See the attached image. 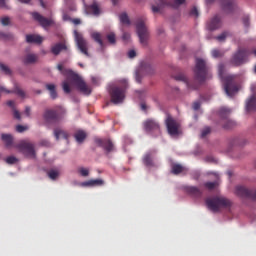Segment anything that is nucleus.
<instances>
[{"label": "nucleus", "instance_id": "nucleus-32", "mask_svg": "<svg viewBox=\"0 0 256 256\" xmlns=\"http://www.w3.org/2000/svg\"><path fill=\"white\" fill-rule=\"evenodd\" d=\"M45 88L49 91V97H51L52 100L57 99V91L54 90V84H47Z\"/></svg>", "mask_w": 256, "mask_h": 256}, {"label": "nucleus", "instance_id": "nucleus-44", "mask_svg": "<svg viewBox=\"0 0 256 256\" xmlns=\"http://www.w3.org/2000/svg\"><path fill=\"white\" fill-rule=\"evenodd\" d=\"M210 134V127L203 128V131H201L200 137L205 138Z\"/></svg>", "mask_w": 256, "mask_h": 256}, {"label": "nucleus", "instance_id": "nucleus-29", "mask_svg": "<svg viewBox=\"0 0 256 256\" xmlns=\"http://www.w3.org/2000/svg\"><path fill=\"white\" fill-rule=\"evenodd\" d=\"M173 79L176 81H181V82L186 83V88H189L192 90L197 89V87L189 85V82L186 81V76H184L183 74H178V75L174 76Z\"/></svg>", "mask_w": 256, "mask_h": 256}, {"label": "nucleus", "instance_id": "nucleus-46", "mask_svg": "<svg viewBox=\"0 0 256 256\" xmlns=\"http://www.w3.org/2000/svg\"><path fill=\"white\" fill-rule=\"evenodd\" d=\"M222 55H224V54L221 51H219V50L211 51V56L213 58H220Z\"/></svg>", "mask_w": 256, "mask_h": 256}, {"label": "nucleus", "instance_id": "nucleus-19", "mask_svg": "<svg viewBox=\"0 0 256 256\" xmlns=\"http://www.w3.org/2000/svg\"><path fill=\"white\" fill-rule=\"evenodd\" d=\"M208 31H216L221 28V17L218 15L213 16L207 24Z\"/></svg>", "mask_w": 256, "mask_h": 256}, {"label": "nucleus", "instance_id": "nucleus-38", "mask_svg": "<svg viewBox=\"0 0 256 256\" xmlns=\"http://www.w3.org/2000/svg\"><path fill=\"white\" fill-rule=\"evenodd\" d=\"M60 175V173L57 172V170H49L47 172V176L49 177V179L51 180H55L57 179V177Z\"/></svg>", "mask_w": 256, "mask_h": 256}, {"label": "nucleus", "instance_id": "nucleus-21", "mask_svg": "<svg viewBox=\"0 0 256 256\" xmlns=\"http://www.w3.org/2000/svg\"><path fill=\"white\" fill-rule=\"evenodd\" d=\"M25 42L28 44H41L44 42V38L38 35H27L25 36Z\"/></svg>", "mask_w": 256, "mask_h": 256}, {"label": "nucleus", "instance_id": "nucleus-16", "mask_svg": "<svg viewBox=\"0 0 256 256\" xmlns=\"http://www.w3.org/2000/svg\"><path fill=\"white\" fill-rule=\"evenodd\" d=\"M30 17H33V21L38 22L41 28H47L54 24L52 19H47L44 16H41V14H38V12L30 13Z\"/></svg>", "mask_w": 256, "mask_h": 256}, {"label": "nucleus", "instance_id": "nucleus-23", "mask_svg": "<svg viewBox=\"0 0 256 256\" xmlns=\"http://www.w3.org/2000/svg\"><path fill=\"white\" fill-rule=\"evenodd\" d=\"M79 186H82V187L103 186V180H100V179L88 180L86 182L80 183Z\"/></svg>", "mask_w": 256, "mask_h": 256}, {"label": "nucleus", "instance_id": "nucleus-31", "mask_svg": "<svg viewBox=\"0 0 256 256\" xmlns=\"http://www.w3.org/2000/svg\"><path fill=\"white\" fill-rule=\"evenodd\" d=\"M66 139L68 140V133L62 129H55V140Z\"/></svg>", "mask_w": 256, "mask_h": 256}, {"label": "nucleus", "instance_id": "nucleus-3", "mask_svg": "<svg viewBox=\"0 0 256 256\" xmlns=\"http://www.w3.org/2000/svg\"><path fill=\"white\" fill-rule=\"evenodd\" d=\"M127 90V81H119V85H112L108 88V95L111 96V103L121 104L124 101V91Z\"/></svg>", "mask_w": 256, "mask_h": 256}, {"label": "nucleus", "instance_id": "nucleus-25", "mask_svg": "<svg viewBox=\"0 0 256 256\" xmlns=\"http://www.w3.org/2000/svg\"><path fill=\"white\" fill-rule=\"evenodd\" d=\"M246 111H256V94L254 96H251V99H248V101L246 102Z\"/></svg>", "mask_w": 256, "mask_h": 256}, {"label": "nucleus", "instance_id": "nucleus-11", "mask_svg": "<svg viewBox=\"0 0 256 256\" xmlns=\"http://www.w3.org/2000/svg\"><path fill=\"white\" fill-rule=\"evenodd\" d=\"M74 39L76 41V48H79V52L82 53L84 56L89 57V53L87 52V40H84V37L81 36V34L76 30H74Z\"/></svg>", "mask_w": 256, "mask_h": 256}, {"label": "nucleus", "instance_id": "nucleus-7", "mask_svg": "<svg viewBox=\"0 0 256 256\" xmlns=\"http://www.w3.org/2000/svg\"><path fill=\"white\" fill-rule=\"evenodd\" d=\"M135 32L138 33V40L141 45L146 46V41L149 40V30L146 29L143 18L135 22Z\"/></svg>", "mask_w": 256, "mask_h": 256}, {"label": "nucleus", "instance_id": "nucleus-43", "mask_svg": "<svg viewBox=\"0 0 256 256\" xmlns=\"http://www.w3.org/2000/svg\"><path fill=\"white\" fill-rule=\"evenodd\" d=\"M79 175H82V177L89 176V170L87 168H79Z\"/></svg>", "mask_w": 256, "mask_h": 256}, {"label": "nucleus", "instance_id": "nucleus-18", "mask_svg": "<svg viewBox=\"0 0 256 256\" xmlns=\"http://www.w3.org/2000/svg\"><path fill=\"white\" fill-rule=\"evenodd\" d=\"M84 14L99 16L100 15V7L97 6V3H92L91 5H87L84 3Z\"/></svg>", "mask_w": 256, "mask_h": 256}, {"label": "nucleus", "instance_id": "nucleus-39", "mask_svg": "<svg viewBox=\"0 0 256 256\" xmlns=\"http://www.w3.org/2000/svg\"><path fill=\"white\" fill-rule=\"evenodd\" d=\"M17 161H18L17 157H14V156H9V157H6V159H5V162L8 165L17 164Z\"/></svg>", "mask_w": 256, "mask_h": 256}, {"label": "nucleus", "instance_id": "nucleus-47", "mask_svg": "<svg viewBox=\"0 0 256 256\" xmlns=\"http://www.w3.org/2000/svg\"><path fill=\"white\" fill-rule=\"evenodd\" d=\"M226 36H228L227 32L221 33V35L216 36V41L224 42V40L226 39Z\"/></svg>", "mask_w": 256, "mask_h": 256}, {"label": "nucleus", "instance_id": "nucleus-2", "mask_svg": "<svg viewBox=\"0 0 256 256\" xmlns=\"http://www.w3.org/2000/svg\"><path fill=\"white\" fill-rule=\"evenodd\" d=\"M205 207H208V210H211L213 213H218L221 209L232 207V201H229L224 196H213L205 199Z\"/></svg>", "mask_w": 256, "mask_h": 256}, {"label": "nucleus", "instance_id": "nucleus-6", "mask_svg": "<svg viewBox=\"0 0 256 256\" xmlns=\"http://www.w3.org/2000/svg\"><path fill=\"white\" fill-rule=\"evenodd\" d=\"M186 3V0H156L154 4H152V13H159L162 8L170 7L172 9H178Z\"/></svg>", "mask_w": 256, "mask_h": 256}, {"label": "nucleus", "instance_id": "nucleus-35", "mask_svg": "<svg viewBox=\"0 0 256 256\" xmlns=\"http://www.w3.org/2000/svg\"><path fill=\"white\" fill-rule=\"evenodd\" d=\"M106 40L108 41V44H116V35L113 34V32H108V34H106Z\"/></svg>", "mask_w": 256, "mask_h": 256}, {"label": "nucleus", "instance_id": "nucleus-58", "mask_svg": "<svg viewBox=\"0 0 256 256\" xmlns=\"http://www.w3.org/2000/svg\"><path fill=\"white\" fill-rule=\"evenodd\" d=\"M25 116L30 117V107H25Z\"/></svg>", "mask_w": 256, "mask_h": 256}, {"label": "nucleus", "instance_id": "nucleus-42", "mask_svg": "<svg viewBox=\"0 0 256 256\" xmlns=\"http://www.w3.org/2000/svg\"><path fill=\"white\" fill-rule=\"evenodd\" d=\"M0 69L6 75H10L11 74V70H9V67L4 65V64H0Z\"/></svg>", "mask_w": 256, "mask_h": 256}, {"label": "nucleus", "instance_id": "nucleus-17", "mask_svg": "<svg viewBox=\"0 0 256 256\" xmlns=\"http://www.w3.org/2000/svg\"><path fill=\"white\" fill-rule=\"evenodd\" d=\"M224 93L229 97L235 96L237 93V85L232 81V78L227 77L224 80Z\"/></svg>", "mask_w": 256, "mask_h": 256}, {"label": "nucleus", "instance_id": "nucleus-12", "mask_svg": "<svg viewBox=\"0 0 256 256\" xmlns=\"http://www.w3.org/2000/svg\"><path fill=\"white\" fill-rule=\"evenodd\" d=\"M165 127L168 129V134L170 136H178V129L181 128V124L173 119V117L168 116V118L165 119Z\"/></svg>", "mask_w": 256, "mask_h": 256}, {"label": "nucleus", "instance_id": "nucleus-33", "mask_svg": "<svg viewBox=\"0 0 256 256\" xmlns=\"http://www.w3.org/2000/svg\"><path fill=\"white\" fill-rule=\"evenodd\" d=\"M181 172H183V167L179 164H173L172 170H170V173H172L173 175H178V174H181Z\"/></svg>", "mask_w": 256, "mask_h": 256}, {"label": "nucleus", "instance_id": "nucleus-57", "mask_svg": "<svg viewBox=\"0 0 256 256\" xmlns=\"http://www.w3.org/2000/svg\"><path fill=\"white\" fill-rule=\"evenodd\" d=\"M6 106H9V108H14V101H6Z\"/></svg>", "mask_w": 256, "mask_h": 256}, {"label": "nucleus", "instance_id": "nucleus-53", "mask_svg": "<svg viewBox=\"0 0 256 256\" xmlns=\"http://www.w3.org/2000/svg\"><path fill=\"white\" fill-rule=\"evenodd\" d=\"M122 41H125V42L130 41V33H127V32L122 33Z\"/></svg>", "mask_w": 256, "mask_h": 256}, {"label": "nucleus", "instance_id": "nucleus-34", "mask_svg": "<svg viewBox=\"0 0 256 256\" xmlns=\"http://www.w3.org/2000/svg\"><path fill=\"white\" fill-rule=\"evenodd\" d=\"M92 40L95 41V43H98L100 45V48H103V40L100 39V33L94 32L91 35Z\"/></svg>", "mask_w": 256, "mask_h": 256}, {"label": "nucleus", "instance_id": "nucleus-13", "mask_svg": "<svg viewBox=\"0 0 256 256\" xmlns=\"http://www.w3.org/2000/svg\"><path fill=\"white\" fill-rule=\"evenodd\" d=\"M235 194L240 198L256 201V190L247 189L243 186L235 187Z\"/></svg>", "mask_w": 256, "mask_h": 256}, {"label": "nucleus", "instance_id": "nucleus-15", "mask_svg": "<svg viewBox=\"0 0 256 256\" xmlns=\"http://www.w3.org/2000/svg\"><path fill=\"white\" fill-rule=\"evenodd\" d=\"M95 144L98 145L100 149H103V152H106V154L112 153L115 150V148H113V142L106 138H95Z\"/></svg>", "mask_w": 256, "mask_h": 256}, {"label": "nucleus", "instance_id": "nucleus-28", "mask_svg": "<svg viewBox=\"0 0 256 256\" xmlns=\"http://www.w3.org/2000/svg\"><path fill=\"white\" fill-rule=\"evenodd\" d=\"M1 141L4 142L6 147H11V143H13L14 138L11 134H1Z\"/></svg>", "mask_w": 256, "mask_h": 256}, {"label": "nucleus", "instance_id": "nucleus-59", "mask_svg": "<svg viewBox=\"0 0 256 256\" xmlns=\"http://www.w3.org/2000/svg\"><path fill=\"white\" fill-rule=\"evenodd\" d=\"M199 179V173H194L192 175V180L197 181Z\"/></svg>", "mask_w": 256, "mask_h": 256}, {"label": "nucleus", "instance_id": "nucleus-54", "mask_svg": "<svg viewBox=\"0 0 256 256\" xmlns=\"http://www.w3.org/2000/svg\"><path fill=\"white\" fill-rule=\"evenodd\" d=\"M127 58H135V51L134 50H130L129 52H127Z\"/></svg>", "mask_w": 256, "mask_h": 256}, {"label": "nucleus", "instance_id": "nucleus-61", "mask_svg": "<svg viewBox=\"0 0 256 256\" xmlns=\"http://www.w3.org/2000/svg\"><path fill=\"white\" fill-rule=\"evenodd\" d=\"M224 72V64H219V74Z\"/></svg>", "mask_w": 256, "mask_h": 256}, {"label": "nucleus", "instance_id": "nucleus-26", "mask_svg": "<svg viewBox=\"0 0 256 256\" xmlns=\"http://www.w3.org/2000/svg\"><path fill=\"white\" fill-rule=\"evenodd\" d=\"M143 165L149 168L157 167V165L154 164V160L153 158H151L150 153H146V155H143Z\"/></svg>", "mask_w": 256, "mask_h": 256}, {"label": "nucleus", "instance_id": "nucleus-56", "mask_svg": "<svg viewBox=\"0 0 256 256\" xmlns=\"http://www.w3.org/2000/svg\"><path fill=\"white\" fill-rule=\"evenodd\" d=\"M192 109H193L194 111L199 110V102H194V103L192 104Z\"/></svg>", "mask_w": 256, "mask_h": 256}, {"label": "nucleus", "instance_id": "nucleus-10", "mask_svg": "<svg viewBox=\"0 0 256 256\" xmlns=\"http://www.w3.org/2000/svg\"><path fill=\"white\" fill-rule=\"evenodd\" d=\"M249 54H254L256 57V50L252 52H248L246 49H240L238 52L235 53L234 56H232V64L235 66H240L244 63L245 58L248 57Z\"/></svg>", "mask_w": 256, "mask_h": 256}, {"label": "nucleus", "instance_id": "nucleus-4", "mask_svg": "<svg viewBox=\"0 0 256 256\" xmlns=\"http://www.w3.org/2000/svg\"><path fill=\"white\" fill-rule=\"evenodd\" d=\"M14 149L28 159H36V145L27 140H22L14 145Z\"/></svg>", "mask_w": 256, "mask_h": 256}, {"label": "nucleus", "instance_id": "nucleus-14", "mask_svg": "<svg viewBox=\"0 0 256 256\" xmlns=\"http://www.w3.org/2000/svg\"><path fill=\"white\" fill-rule=\"evenodd\" d=\"M216 1H219L221 11H224V13L229 14L232 13V11H235V0H205L208 4Z\"/></svg>", "mask_w": 256, "mask_h": 256}, {"label": "nucleus", "instance_id": "nucleus-45", "mask_svg": "<svg viewBox=\"0 0 256 256\" xmlns=\"http://www.w3.org/2000/svg\"><path fill=\"white\" fill-rule=\"evenodd\" d=\"M63 92L66 94L71 93V86L68 85V82H63Z\"/></svg>", "mask_w": 256, "mask_h": 256}, {"label": "nucleus", "instance_id": "nucleus-62", "mask_svg": "<svg viewBox=\"0 0 256 256\" xmlns=\"http://www.w3.org/2000/svg\"><path fill=\"white\" fill-rule=\"evenodd\" d=\"M14 119L19 120V112L17 110H14Z\"/></svg>", "mask_w": 256, "mask_h": 256}, {"label": "nucleus", "instance_id": "nucleus-5", "mask_svg": "<svg viewBox=\"0 0 256 256\" xmlns=\"http://www.w3.org/2000/svg\"><path fill=\"white\" fill-rule=\"evenodd\" d=\"M209 76L208 65L205 64V60L197 58V60L194 61V79L202 83L205 82Z\"/></svg>", "mask_w": 256, "mask_h": 256}, {"label": "nucleus", "instance_id": "nucleus-36", "mask_svg": "<svg viewBox=\"0 0 256 256\" xmlns=\"http://www.w3.org/2000/svg\"><path fill=\"white\" fill-rule=\"evenodd\" d=\"M229 113H231V110H229V108H221L219 109V116H221V118L226 119V117H229Z\"/></svg>", "mask_w": 256, "mask_h": 256}, {"label": "nucleus", "instance_id": "nucleus-27", "mask_svg": "<svg viewBox=\"0 0 256 256\" xmlns=\"http://www.w3.org/2000/svg\"><path fill=\"white\" fill-rule=\"evenodd\" d=\"M74 139H76V143L81 144L84 142V139H87V133H84L83 130L76 131Z\"/></svg>", "mask_w": 256, "mask_h": 256}, {"label": "nucleus", "instance_id": "nucleus-41", "mask_svg": "<svg viewBox=\"0 0 256 256\" xmlns=\"http://www.w3.org/2000/svg\"><path fill=\"white\" fill-rule=\"evenodd\" d=\"M233 127H235V121L232 120H227V123L224 124V129H232Z\"/></svg>", "mask_w": 256, "mask_h": 256}, {"label": "nucleus", "instance_id": "nucleus-24", "mask_svg": "<svg viewBox=\"0 0 256 256\" xmlns=\"http://www.w3.org/2000/svg\"><path fill=\"white\" fill-rule=\"evenodd\" d=\"M0 93H6V94H16L20 97H25V92L22 91V89H19V87H14V90H6V88L0 87Z\"/></svg>", "mask_w": 256, "mask_h": 256}, {"label": "nucleus", "instance_id": "nucleus-63", "mask_svg": "<svg viewBox=\"0 0 256 256\" xmlns=\"http://www.w3.org/2000/svg\"><path fill=\"white\" fill-rule=\"evenodd\" d=\"M135 82L140 83V75L138 73H135Z\"/></svg>", "mask_w": 256, "mask_h": 256}, {"label": "nucleus", "instance_id": "nucleus-51", "mask_svg": "<svg viewBox=\"0 0 256 256\" xmlns=\"http://www.w3.org/2000/svg\"><path fill=\"white\" fill-rule=\"evenodd\" d=\"M1 25L4 27L9 26V17L1 18Z\"/></svg>", "mask_w": 256, "mask_h": 256}, {"label": "nucleus", "instance_id": "nucleus-48", "mask_svg": "<svg viewBox=\"0 0 256 256\" xmlns=\"http://www.w3.org/2000/svg\"><path fill=\"white\" fill-rule=\"evenodd\" d=\"M0 40H5V41L11 40V34H4L3 32H0Z\"/></svg>", "mask_w": 256, "mask_h": 256}, {"label": "nucleus", "instance_id": "nucleus-60", "mask_svg": "<svg viewBox=\"0 0 256 256\" xmlns=\"http://www.w3.org/2000/svg\"><path fill=\"white\" fill-rule=\"evenodd\" d=\"M243 26L248 27V17L243 18Z\"/></svg>", "mask_w": 256, "mask_h": 256}, {"label": "nucleus", "instance_id": "nucleus-64", "mask_svg": "<svg viewBox=\"0 0 256 256\" xmlns=\"http://www.w3.org/2000/svg\"><path fill=\"white\" fill-rule=\"evenodd\" d=\"M147 106L144 103H141V111H146Z\"/></svg>", "mask_w": 256, "mask_h": 256}, {"label": "nucleus", "instance_id": "nucleus-20", "mask_svg": "<svg viewBox=\"0 0 256 256\" xmlns=\"http://www.w3.org/2000/svg\"><path fill=\"white\" fill-rule=\"evenodd\" d=\"M184 191L186 192V194H189V196H192L194 198H199L202 196V191L194 186H184Z\"/></svg>", "mask_w": 256, "mask_h": 256}, {"label": "nucleus", "instance_id": "nucleus-8", "mask_svg": "<svg viewBox=\"0 0 256 256\" xmlns=\"http://www.w3.org/2000/svg\"><path fill=\"white\" fill-rule=\"evenodd\" d=\"M143 131H145L148 134L159 136L161 134V130H159V122L155 119L148 118L146 120H143Z\"/></svg>", "mask_w": 256, "mask_h": 256}, {"label": "nucleus", "instance_id": "nucleus-37", "mask_svg": "<svg viewBox=\"0 0 256 256\" xmlns=\"http://www.w3.org/2000/svg\"><path fill=\"white\" fill-rule=\"evenodd\" d=\"M119 22H122V24L130 25V18L127 17V14L122 13L119 15Z\"/></svg>", "mask_w": 256, "mask_h": 256}, {"label": "nucleus", "instance_id": "nucleus-9", "mask_svg": "<svg viewBox=\"0 0 256 256\" xmlns=\"http://www.w3.org/2000/svg\"><path fill=\"white\" fill-rule=\"evenodd\" d=\"M62 115H65V110L62 107H57L55 110L44 111V120L48 122L60 121Z\"/></svg>", "mask_w": 256, "mask_h": 256}, {"label": "nucleus", "instance_id": "nucleus-49", "mask_svg": "<svg viewBox=\"0 0 256 256\" xmlns=\"http://www.w3.org/2000/svg\"><path fill=\"white\" fill-rule=\"evenodd\" d=\"M189 16L197 17L199 13L197 12V7H192V10H189Z\"/></svg>", "mask_w": 256, "mask_h": 256}, {"label": "nucleus", "instance_id": "nucleus-52", "mask_svg": "<svg viewBox=\"0 0 256 256\" xmlns=\"http://www.w3.org/2000/svg\"><path fill=\"white\" fill-rule=\"evenodd\" d=\"M66 22H71L74 25H81V20L79 18L71 19V20H64Z\"/></svg>", "mask_w": 256, "mask_h": 256}, {"label": "nucleus", "instance_id": "nucleus-1", "mask_svg": "<svg viewBox=\"0 0 256 256\" xmlns=\"http://www.w3.org/2000/svg\"><path fill=\"white\" fill-rule=\"evenodd\" d=\"M57 71H60V75L66 76L68 80H71L76 85V89H79V92H82L84 95H89L92 93L87 83H84V80H81V77L76 73H73L71 69H66L62 64H57Z\"/></svg>", "mask_w": 256, "mask_h": 256}, {"label": "nucleus", "instance_id": "nucleus-50", "mask_svg": "<svg viewBox=\"0 0 256 256\" xmlns=\"http://www.w3.org/2000/svg\"><path fill=\"white\" fill-rule=\"evenodd\" d=\"M26 130H27L26 126L17 125V127H16L17 133H22V132H25Z\"/></svg>", "mask_w": 256, "mask_h": 256}, {"label": "nucleus", "instance_id": "nucleus-40", "mask_svg": "<svg viewBox=\"0 0 256 256\" xmlns=\"http://www.w3.org/2000/svg\"><path fill=\"white\" fill-rule=\"evenodd\" d=\"M203 187H205V189H208V191H212L216 188V182H205L203 184Z\"/></svg>", "mask_w": 256, "mask_h": 256}, {"label": "nucleus", "instance_id": "nucleus-22", "mask_svg": "<svg viewBox=\"0 0 256 256\" xmlns=\"http://www.w3.org/2000/svg\"><path fill=\"white\" fill-rule=\"evenodd\" d=\"M67 49H68V47L65 46L64 43H57L55 45H52L51 53H52V55L57 56V55H60V52L65 51Z\"/></svg>", "mask_w": 256, "mask_h": 256}, {"label": "nucleus", "instance_id": "nucleus-30", "mask_svg": "<svg viewBox=\"0 0 256 256\" xmlns=\"http://www.w3.org/2000/svg\"><path fill=\"white\" fill-rule=\"evenodd\" d=\"M37 60H38V57L36 56V54H28V55H25V58L24 60H22V63L33 64V63H36Z\"/></svg>", "mask_w": 256, "mask_h": 256}, {"label": "nucleus", "instance_id": "nucleus-55", "mask_svg": "<svg viewBox=\"0 0 256 256\" xmlns=\"http://www.w3.org/2000/svg\"><path fill=\"white\" fill-rule=\"evenodd\" d=\"M77 18H71V16H68V14H64L63 15V21H71Z\"/></svg>", "mask_w": 256, "mask_h": 256}]
</instances>
